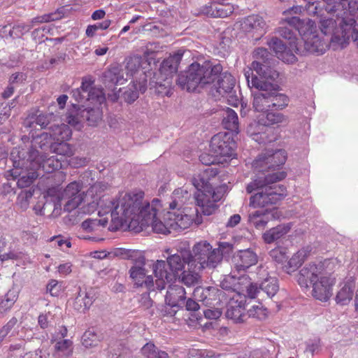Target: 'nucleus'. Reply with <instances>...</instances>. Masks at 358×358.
<instances>
[{
    "label": "nucleus",
    "instance_id": "nucleus-18",
    "mask_svg": "<svg viewBox=\"0 0 358 358\" xmlns=\"http://www.w3.org/2000/svg\"><path fill=\"white\" fill-rule=\"evenodd\" d=\"M101 81L106 88L115 92L116 85H123L127 81L124 70L118 64H111L102 73Z\"/></svg>",
    "mask_w": 358,
    "mask_h": 358
},
{
    "label": "nucleus",
    "instance_id": "nucleus-19",
    "mask_svg": "<svg viewBox=\"0 0 358 358\" xmlns=\"http://www.w3.org/2000/svg\"><path fill=\"white\" fill-rule=\"evenodd\" d=\"M147 77L148 75L143 73V78H141L139 81L134 82L132 85H129L124 91L120 88L117 92L114 93L113 101L122 96L127 103L131 104L134 103L138 98L139 93L143 94L148 89Z\"/></svg>",
    "mask_w": 358,
    "mask_h": 358
},
{
    "label": "nucleus",
    "instance_id": "nucleus-15",
    "mask_svg": "<svg viewBox=\"0 0 358 358\" xmlns=\"http://www.w3.org/2000/svg\"><path fill=\"white\" fill-rule=\"evenodd\" d=\"M144 193L131 194L132 201L135 203L136 210L128 217V222L139 221L142 226H149L157 217V207L150 206L149 202L143 201Z\"/></svg>",
    "mask_w": 358,
    "mask_h": 358
},
{
    "label": "nucleus",
    "instance_id": "nucleus-53",
    "mask_svg": "<svg viewBox=\"0 0 358 358\" xmlns=\"http://www.w3.org/2000/svg\"><path fill=\"white\" fill-rule=\"evenodd\" d=\"M225 315L227 319L232 320L236 323H241L243 321V311L239 306L228 307Z\"/></svg>",
    "mask_w": 358,
    "mask_h": 358
},
{
    "label": "nucleus",
    "instance_id": "nucleus-52",
    "mask_svg": "<svg viewBox=\"0 0 358 358\" xmlns=\"http://www.w3.org/2000/svg\"><path fill=\"white\" fill-rule=\"evenodd\" d=\"M201 13L213 17H224L227 15V12H224L222 6H217L216 4L205 6L201 8Z\"/></svg>",
    "mask_w": 358,
    "mask_h": 358
},
{
    "label": "nucleus",
    "instance_id": "nucleus-37",
    "mask_svg": "<svg viewBox=\"0 0 358 358\" xmlns=\"http://www.w3.org/2000/svg\"><path fill=\"white\" fill-rule=\"evenodd\" d=\"M141 352L148 358H169V355L166 351L158 348L151 342L145 344L141 348Z\"/></svg>",
    "mask_w": 358,
    "mask_h": 358
},
{
    "label": "nucleus",
    "instance_id": "nucleus-25",
    "mask_svg": "<svg viewBox=\"0 0 358 358\" xmlns=\"http://www.w3.org/2000/svg\"><path fill=\"white\" fill-rule=\"evenodd\" d=\"M182 54L177 52L163 60L158 73H155L161 78H170L173 80V76L177 73L179 64L182 59Z\"/></svg>",
    "mask_w": 358,
    "mask_h": 358
},
{
    "label": "nucleus",
    "instance_id": "nucleus-23",
    "mask_svg": "<svg viewBox=\"0 0 358 358\" xmlns=\"http://www.w3.org/2000/svg\"><path fill=\"white\" fill-rule=\"evenodd\" d=\"M235 268L238 271H245L250 266L255 265L258 261L256 252L252 249L238 250L234 256Z\"/></svg>",
    "mask_w": 358,
    "mask_h": 358
},
{
    "label": "nucleus",
    "instance_id": "nucleus-58",
    "mask_svg": "<svg viewBox=\"0 0 358 358\" xmlns=\"http://www.w3.org/2000/svg\"><path fill=\"white\" fill-rule=\"evenodd\" d=\"M127 259L133 262V266L145 265L144 252L141 250L130 249Z\"/></svg>",
    "mask_w": 358,
    "mask_h": 358
},
{
    "label": "nucleus",
    "instance_id": "nucleus-9",
    "mask_svg": "<svg viewBox=\"0 0 358 358\" xmlns=\"http://www.w3.org/2000/svg\"><path fill=\"white\" fill-rule=\"evenodd\" d=\"M185 257L194 270L214 269L220 264L218 252L207 241L196 242L192 250H186Z\"/></svg>",
    "mask_w": 358,
    "mask_h": 358
},
{
    "label": "nucleus",
    "instance_id": "nucleus-63",
    "mask_svg": "<svg viewBox=\"0 0 358 358\" xmlns=\"http://www.w3.org/2000/svg\"><path fill=\"white\" fill-rule=\"evenodd\" d=\"M250 317H256L259 320H264L266 317V309H263L258 306H252L248 310Z\"/></svg>",
    "mask_w": 358,
    "mask_h": 358
},
{
    "label": "nucleus",
    "instance_id": "nucleus-5",
    "mask_svg": "<svg viewBox=\"0 0 358 358\" xmlns=\"http://www.w3.org/2000/svg\"><path fill=\"white\" fill-rule=\"evenodd\" d=\"M217 173V169L208 168L203 173L192 178V185L197 190L194 194L195 203L205 215H210L217 210L216 202L221 200L227 189V185L215 189L210 183V178L215 177Z\"/></svg>",
    "mask_w": 358,
    "mask_h": 358
},
{
    "label": "nucleus",
    "instance_id": "nucleus-33",
    "mask_svg": "<svg viewBox=\"0 0 358 358\" xmlns=\"http://www.w3.org/2000/svg\"><path fill=\"white\" fill-rule=\"evenodd\" d=\"M243 26L245 31L248 32L262 31L265 26V22L262 17L252 15L245 18Z\"/></svg>",
    "mask_w": 358,
    "mask_h": 358
},
{
    "label": "nucleus",
    "instance_id": "nucleus-30",
    "mask_svg": "<svg viewBox=\"0 0 358 358\" xmlns=\"http://www.w3.org/2000/svg\"><path fill=\"white\" fill-rule=\"evenodd\" d=\"M95 300V295L92 290L83 291L80 289L74 299L73 307L78 312H85L88 310Z\"/></svg>",
    "mask_w": 358,
    "mask_h": 358
},
{
    "label": "nucleus",
    "instance_id": "nucleus-1",
    "mask_svg": "<svg viewBox=\"0 0 358 358\" xmlns=\"http://www.w3.org/2000/svg\"><path fill=\"white\" fill-rule=\"evenodd\" d=\"M287 152L283 149L267 150L258 155L252 166L256 172L246 186V192L251 194L250 205L264 207L278 204L287 195L285 185L277 184L287 176L285 171H276L286 160Z\"/></svg>",
    "mask_w": 358,
    "mask_h": 358
},
{
    "label": "nucleus",
    "instance_id": "nucleus-26",
    "mask_svg": "<svg viewBox=\"0 0 358 358\" xmlns=\"http://www.w3.org/2000/svg\"><path fill=\"white\" fill-rule=\"evenodd\" d=\"M235 84L236 80L230 73L222 71L218 78L212 85V88L215 87L216 93L223 96L225 94H233Z\"/></svg>",
    "mask_w": 358,
    "mask_h": 358
},
{
    "label": "nucleus",
    "instance_id": "nucleus-14",
    "mask_svg": "<svg viewBox=\"0 0 358 358\" xmlns=\"http://www.w3.org/2000/svg\"><path fill=\"white\" fill-rule=\"evenodd\" d=\"M236 143L231 131L219 132L214 135L210 142V152L227 162L236 155Z\"/></svg>",
    "mask_w": 358,
    "mask_h": 358
},
{
    "label": "nucleus",
    "instance_id": "nucleus-7",
    "mask_svg": "<svg viewBox=\"0 0 358 358\" xmlns=\"http://www.w3.org/2000/svg\"><path fill=\"white\" fill-rule=\"evenodd\" d=\"M136 205L131 199V193H126L117 200L106 198L101 199L99 202L101 210L100 216L110 213L111 220L115 227H110V230H117L128 223V217L136 210Z\"/></svg>",
    "mask_w": 358,
    "mask_h": 358
},
{
    "label": "nucleus",
    "instance_id": "nucleus-38",
    "mask_svg": "<svg viewBox=\"0 0 358 358\" xmlns=\"http://www.w3.org/2000/svg\"><path fill=\"white\" fill-rule=\"evenodd\" d=\"M189 271H183L177 279L187 287H192L196 285L200 278L198 272L201 270L189 269Z\"/></svg>",
    "mask_w": 358,
    "mask_h": 358
},
{
    "label": "nucleus",
    "instance_id": "nucleus-6",
    "mask_svg": "<svg viewBox=\"0 0 358 358\" xmlns=\"http://www.w3.org/2000/svg\"><path fill=\"white\" fill-rule=\"evenodd\" d=\"M324 263L308 264L296 275V281L301 287H313V296L320 301H327L332 295L335 278L323 275Z\"/></svg>",
    "mask_w": 358,
    "mask_h": 358
},
{
    "label": "nucleus",
    "instance_id": "nucleus-62",
    "mask_svg": "<svg viewBox=\"0 0 358 358\" xmlns=\"http://www.w3.org/2000/svg\"><path fill=\"white\" fill-rule=\"evenodd\" d=\"M150 225L152 226L153 231L156 233L163 234L171 233L170 230L166 227V225L157 217L152 222L150 223Z\"/></svg>",
    "mask_w": 358,
    "mask_h": 358
},
{
    "label": "nucleus",
    "instance_id": "nucleus-50",
    "mask_svg": "<svg viewBox=\"0 0 358 358\" xmlns=\"http://www.w3.org/2000/svg\"><path fill=\"white\" fill-rule=\"evenodd\" d=\"M108 358H131L129 351L119 344L109 348Z\"/></svg>",
    "mask_w": 358,
    "mask_h": 358
},
{
    "label": "nucleus",
    "instance_id": "nucleus-16",
    "mask_svg": "<svg viewBox=\"0 0 358 358\" xmlns=\"http://www.w3.org/2000/svg\"><path fill=\"white\" fill-rule=\"evenodd\" d=\"M279 290L278 280L275 277H267L261 282H250L247 287V294L251 299L258 297L262 293L268 298L274 296Z\"/></svg>",
    "mask_w": 358,
    "mask_h": 358
},
{
    "label": "nucleus",
    "instance_id": "nucleus-10",
    "mask_svg": "<svg viewBox=\"0 0 358 358\" xmlns=\"http://www.w3.org/2000/svg\"><path fill=\"white\" fill-rule=\"evenodd\" d=\"M82 185L76 181L69 183L61 193H57L55 188L49 189L47 191L46 203L49 201L54 203V208L57 209L58 206L61 207L62 202L64 201V210L71 212L79 208L84 202L86 195L81 192Z\"/></svg>",
    "mask_w": 358,
    "mask_h": 358
},
{
    "label": "nucleus",
    "instance_id": "nucleus-2",
    "mask_svg": "<svg viewBox=\"0 0 358 358\" xmlns=\"http://www.w3.org/2000/svg\"><path fill=\"white\" fill-rule=\"evenodd\" d=\"M222 71L223 67L219 62L211 60L201 63L194 62L178 75L176 82L182 90L200 93L204 89H212V85Z\"/></svg>",
    "mask_w": 358,
    "mask_h": 358
},
{
    "label": "nucleus",
    "instance_id": "nucleus-34",
    "mask_svg": "<svg viewBox=\"0 0 358 358\" xmlns=\"http://www.w3.org/2000/svg\"><path fill=\"white\" fill-rule=\"evenodd\" d=\"M188 196L189 193L186 189L182 188L175 189L171 196L172 201L169 203V209H180Z\"/></svg>",
    "mask_w": 358,
    "mask_h": 358
},
{
    "label": "nucleus",
    "instance_id": "nucleus-17",
    "mask_svg": "<svg viewBox=\"0 0 358 358\" xmlns=\"http://www.w3.org/2000/svg\"><path fill=\"white\" fill-rule=\"evenodd\" d=\"M270 204L261 209L250 213L248 215V223L250 227H253L258 230H263L266 227L268 222L278 217V211L275 208H268V206H273ZM250 206L251 205L250 204ZM253 208H255L253 206Z\"/></svg>",
    "mask_w": 358,
    "mask_h": 358
},
{
    "label": "nucleus",
    "instance_id": "nucleus-24",
    "mask_svg": "<svg viewBox=\"0 0 358 358\" xmlns=\"http://www.w3.org/2000/svg\"><path fill=\"white\" fill-rule=\"evenodd\" d=\"M172 79L170 78H161L154 74L152 78H150L149 83L147 84L150 94H155L159 96H170L172 94L171 86Z\"/></svg>",
    "mask_w": 358,
    "mask_h": 358
},
{
    "label": "nucleus",
    "instance_id": "nucleus-20",
    "mask_svg": "<svg viewBox=\"0 0 358 358\" xmlns=\"http://www.w3.org/2000/svg\"><path fill=\"white\" fill-rule=\"evenodd\" d=\"M13 173L15 179L17 178L16 185L18 188L24 189L35 187L34 182L38 178L39 173L34 165H27V167H16Z\"/></svg>",
    "mask_w": 358,
    "mask_h": 358
},
{
    "label": "nucleus",
    "instance_id": "nucleus-12",
    "mask_svg": "<svg viewBox=\"0 0 358 358\" xmlns=\"http://www.w3.org/2000/svg\"><path fill=\"white\" fill-rule=\"evenodd\" d=\"M253 57L255 60L251 66L259 76V79L275 80L278 78L279 73L273 66L275 59L266 48L262 47L256 48L253 52Z\"/></svg>",
    "mask_w": 358,
    "mask_h": 358
},
{
    "label": "nucleus",
    "instance_id": "nucleus-42",
    "mask_svg": "<svg viewBox=\"0 0 358 358\" xmlns=\"http://www.w3.org/2000/svg\"><path fill=\"white\" fill-rule=\"evenodd\" d=\"M100 336L94 330L86 331L82 336V344L87 348L96 346L100 341Z\"/></svg>",
    "mask_w": 358,
    "mask_h": 358
},
{
    "label": "nucleus",
    "instance_id": "nucleus-36",
    "mask_svg": "<svg viewBox=\"0 0 358 358\" xmlns=\"http://www.w3.org/2000/svg\"><path fill=\"white\" fill-rule=\"evenodd\" d=\"M296 31L300 34L303 41H304L306 38L317 33L316 24L311 20L307 21L303 20Z\"/></svg>",
    "mask_w": 358,
    "mask_h": 358
},
{
    "label": "nucleus",
    "instance_id": "nucleus-28",
    "mask_svg": "<svg viewBox=\"0 0 358 358\" xmlns=\"http://www.w3.org/2000/svg\"><path fill=\"white\" fill-rule=\"evenodd\" d=\"M292 228L291 223H284L278 224L275 227L266 231L262 234V239L267 244L273 243L281 238H283L287 233L289 232Z\"/></svg>",
    "mask_w": 358,
    "mask_h": 358
},
{
    "label": "nucleus",
    "instance_id": "nucleus-21",
    "mask_svg": "<svg viewBox=\"0 0 358 358\" xmlns=\"http://www.w3.org/2000/svg\"><path fill=\"white\" fill-rule=\"evenodd\" d=\"M327 47V43L322 40L317 33L312 35L303 41V49L295 45V52L296 54L301 55H306V54L322 55L325 52Z\"/></svg>",
    "mask_w": 358,
    "mask_h": 358
},
{
    "label": "nucleus",
    "instance_id": "nucleus-40",
    "mask_svg": "<svg viewBox=\"0 0 358 358\" xmlns=\"http://www.w3.org/2000/svg\"><path fill=\"white\" fill-rule=\"evenodd\" d=\"M266 44L278 58L281 53L284 52V50H286V48H287V45L281 39L276 36H273L268 39Z\"/></svg>",
    "mask_w": 358,
    "mask_h": 358
},
{
    "label": "nucleus",
    "instance_id": "nucleus-55",
    "mask_svg": "<svg viewBox=\"0 0 358 358\" xmlns=\"http://www.w3.org/2000/svg\"><path fill=\"white\" fill-rule=\"evenodd\" d=\"M55 117L52 113H41L36 116L35 122L36 124L41 126V129H49L51 125L55 124H51Z\"/></svg>",
    "mask_w": 358,
    "mask_h": 358
},
{
    "label": "nucleus",
    "instance_id": "nucleus-22",
    "mask_svg": "<svg viewBox=\"0 0 358 358\" xmlns=\"http://www.w3.org/2000/svg\"><path fill=\"white\" fill-rule=\"evenodd\" d=\"M129 277L137 287H145L148 291L154 290V281L152 275H148L145 266H132L129 271Z\"/></svg>",
    "mask_w": 358,
    "mask_h": 358
},
{
    "label": "nucleus",
    "instance_id": "nucleus-47",
    "mask_svg": "<svg viewBox=\"0 0 358 358\" xmlns=\"http://www.w3.org/2000/svg\"><path fill=\"white\" fill-rule=\"evenodd\" d=\"M220 287L231 292H238L239 283L238 279L231 275H227L220 282Z\"/></svg>",
    "mask_w": 358,
    "mask_h": 358
},
{
    "label": "nucleus",
    "instance_id": "nucleus-32",
    "mask_svg": "<svg viewBox=\"0 0 358 358\" xmlns=\"http://www.w3.org/2000/svg\"><path fill=\"white\" fill-rule=\"evenodd\" d=\"M306 253L304 251H298L292 258L282 266V270L288 274L296 271L304 262Z\"/></svg>",
    "mask_w": 358,
    "mask_h": 358
},
{
    "label": "nucleus",
    "instance_id": "nucleus-54",
    "mask_svg": "<svg viewBox=\"0 0 358 358\" xmlns=\"http://www.w3.org/2000/svg\"><path fill=\"white\" fill-rule=\"evenodd\" d=\"M322 8V15L324 13H335L341 8L340 0H322L320 1Z\"/></svg>",
    "mask_w": 358,
    "mask_h": 358
},
{
    "label": "nucleus",
    "instance_id": "nucleus-39",
    "mask_svg": "<svg viewBox=\"0 0 358 358\" xmlns=\"http://www.w3.org/2000/svg\"><path fill=\"white\" fill-rule=\"evenodd\" d=\"M36 189V187H32L21 190L17 198V203L21 209L25 210L28 208L29 200L32 198Z\"/></svg>",
    "mask_w": 358,
    "mask_h": 358
},
{
    "label": "nucleus",
    "instance_id": "nucleus-45",
    "mask_svg": "<svg viewBox=\"0 0 358 358\" xmlns=\"http://www.w3.org/2000/svg\"><path fill=\"white\" fill-rule=\"evenodd\" d=\"M16 299L17 296L14 292H8L6 294L5 298L1 299L0 302V317H3L7 311L10 310Z\"/></svg>",
    "mask_w": 358,
    "mask_h": 358
},
{
    "label": "nucleus",
    "instance_id": "nucleus-43",
    "mask_svg": "<svg viewBox=\"0 0 358 358\" xmlns=\"http://www.w3.org/2000/svg\"><path fill=\"white\" fill-rule=\"evenodd\" d=\"M184 307L185 308L186 310L192 313V316L196 317V320L198 323L201 322L202 316L200 314V313L199 312V309H200V305L196 301V300H195L194 298V299L192 298H188L187 299H186L185 301V306Z\"/></svg>",
    "mask_w": 358,
    "mask_h": 358
},
{
    "label": "nucleus",
    "instance_id": "nucleus-49",
    "mask_svg": "<svg viewBox=\"0 0 358 358\" xmlns=\"http://www.w3.org/2000/svg\"><path fill=\"white\" fill-rule=\"evenodd\" d=\"M278 32L280 36L289 41L291 48H295V45L299 46V43H296L297 39L294 29L288 27H280Z\"/></svg>",
    "mask_w": 358,
    "mask_h": 358
},
{
    "label": "nucleus",
    "instance_id": "nucleus-13",
    "mask_svg": "<svg viewBox=\"0 0 358 358\" xmlns=\"http://www.w3.org/2000/svg\"><path fill=\"white\" fill-rule=\"evenodd\" d=\"M186 292L185 288L179 285H169L164 299V304L157 308L162 317H174L176 313L185 306Z\"/></svg>",
    "mask_w": 358,
    "mask_h": 358
},
{
    "label": "nucleus",
    "instance_id": "nucleus-60",
    "mask_svg": "<svg viewBox=\"0 0 358 358\" xmlns=\"http://www.w3.org/2000/svg\"><path fill=\"white\" fill-rule=\"evenodd\" d=\"M218 247L215 248V250L218 252L220 256V263L222 262L224 257L229 256L233 252L234 245L227 242H218Z\"/></svg>",
    "mask_w": 358,
    "mask_h": 358
},
{
    "label": "nucleus",
    "instance_id": "nucleus-4",
    "mask_svg": "<svg viewBox=\"0 0 358 358\" xmlns=\"http://www.w3.org/2000/svg\"><path fill=\"white\" fill-rule=\"evenodd\" d=\"M252 86L257 90L252 92V105L255 111L280 110L288 106L289 97L280 92V89L277 80H262L257 76H253Z\"/></svg>",
    "mask_w": 358,
    "mask_h": 358
},
{
    "label": "nucleus",
    "instance_id": "nucleus-59",
    "mask_svg": "<svg viewBox=\"0 0 358 358\" xmlns=\"http://www.w3.org/2000/svg\"><path fill=\"white\" fill-rule=\"evenodd\" d=\"M199 161L204 165L210 166L215 164H223V160L221 157L216 156V154L212 153H203L199 156Z\"/></svg>",
    "mask_w": 358,
    "mask_h": 358
},
{
    "label": "nucleus",
    "instance_id": "nucleus-61",
    "mask_svg": "<svg viewBox=\"0 0 358 358\" xmlns=\"http://www.w3.org/2000/svg\"><path fill=\"white\" fill-rule=\"evenodd\" d=\"M27 78V75L23 72H17L13 73L8 80V83L16 87L24 84Z\"/></svg>",
    "mask_w": 358,
    "mask_h": 358
},
{
    "label": "nucleus",
    "instance_id": "nucleus-11",
    "mask_svg": "<svg viewBox=\"0 0 358 358\" xmlns=\"http://www.w3.org/2000/svg\"><path fill=\"white\" fill-rule=\"evenodd\" d=\"M186 250L180 253L169 255L166 261L157 260L153 265L155 275L164 277L167 282L176 280L179 275L184 271L187 264L189 269L191 268L190 261L185 257Z\"/></svg>",
    "mask_w": 358,
    "mask_h": 358
},
{
    "label": "nucleus",
    "instance_id": "nucleus-29",
    "mask_svg": "<svg viewBox=\"0 0 358 358\" xmlns=\"http://www.w3.org/2000/svg\"><path fill=\"white\" fill-rule=\"evenodd\" d=\"M72 105L74 108H77V110L80 113L81 117L84 120H86L89 122L90 125H94L101 120V111L99 106H90L89 105L76 106V103H73Z\"/></svg>",
    "mask_w": 358,
    "mask_h": 358
},
{
    "label": "nucleus",
    "instance_id": "nucleus-31",
    "mask_svg": "<svg viewBox=\"0 0 358 358\" xmlns=\"http://www.w3.org/2000/svg\"><path fill=\"white\" fill-rule=\"evenodd\" d=\"M355 288V284L353 280L346 281L336 295V303L340 306L348 305L352 299Z\"/></svg>",
    "mask_w": 358,
    "mask_h": 358
},
{
    "label": "nucleus",
    "instance_id": "nucleus-64",
    "mask_svg": "<svg viewBox=\"0 0 358 358\" xmlns=\"http://www.w3.org/2000/svg\"><path fill=\"white\" fill-rule=\"evenodd\" d=\"M130 249L122 248H114L108 252V257H119L122 259H127Z\"/></svg>",
    "mask_w": 358,
    "mask_h": 358
},
{
    "label": "nucleus",
    "instance_id": "nucleus-51",
    "mask_svg": "<svg viewBox=\"0 0 358 358\" xmlns=\"http://www.w3.org/2000/svg\"><path fill=\"white\" fill-rule=\"evenodd\" d=\"M62 13L58 9L55 13L45 14L41 16L34 17L31 21L34 25L38 23L55 21L62 17Z\"/></svg>",
    "mask_w": 358,
    "mask_h": 358
},
{
    "label": "nucleus",
    "instance_id": "nucleus-8",
    "mask_svg": "<svg viewBox=\"0 0 358 358\" xmlns=\"http://www.w3.org/2000/svg\"><path fill=\"white\" fill-rule=\"evenodd\" d=\"M272 111L262 112V114L259 116L258 121L250 124L247 128V132L259 144H266L275 141L276 136L271 126L285 120V116L282 113Z\"/></svg>",
    "mask_w": 358,
    "mask_h": 358
},
{
    "label": "nucleus",
    "instance_id": "nucleus-44",
    "mask_svg": "<svg viewBox=\"0 0 358 358\" xmlns=\"http://www.w3.org/2000/svg\"><path fill=\"white\" fill-rule=\"evenodd\" d=\"M88 101L93 106H100L106 101L103 89L94 87L89 94Z\"/></svg>",
    "mask_w": 358,
    "mask_h": 358
},
{
    "label": "nucleus",
    "instance_id": "nucleus-46",
    "mask_svg": "<svg viewBox=\"0 0 358 358\" xmlns=\"http://www.w3.org/2000/svg\"><path fill=\"white\" fill-rule=\"evenodd\" d=\"M269 255L274 262L280 264L282 266L285 264L288 259V256L287 255V248H285L273 249L270 251Z\"/></svg>",
    "mask_w": 358,
    "mask_h": 358
},
{
    "label": "nucleus",
    "instance_id": "nucleus-57",
    "mask_svg": "<svg viewBox=\"0 0 358 358\" xmlns=\"http://www.w3.org/2000/svg\"><path fill=\"white\" fill-rule=\"evenodd\" d=\"M222 291L214 287H206V296L205 299V306H210L213 305L214 301L219 299V296Z\"/></svg>",
    "mask_w": 358,
    "mask_h": 358
},
{
    "label": "nucleus",
    "instance_id": "nucleus-41",
    "mask_svg": "<svg viewBox=\"0 0 358 358\" xmlns=\"http://www.w3.org/2000/svg\"><path fill=\"white\" fill-rule=\"evenodd\" d=\"M50 152L56 153L62 156H70L73 154L71 145L64 141L55 140L52 148Z\"/></svg>",
    "mask_w": 358,
    "mask_h": 358
},
{
    "label": "nucleus",
    "instance_id": "nucleus-48",
    "mask_svg": "<svg viewBox=\"0 0 358 358\" xmlns=\"http://www.w3.org/2000/svg\"><path fill=\"white\" fill-rule=\"evenodd\" d=\"M71 345L72 341L69 339L58 341L55 346L58 356H64L66 357L70 356L72 353Z\"/></svg>",
    "mask_w": 358,
    "mask_h": 358
},
{
    "label": "nucleus",
    "instance_id": "nucleus-3",
    "mask_svg": "<svg viewBox=\"0 0 358 358\" xmlns=\"http://www.w3.org/2000/svg\"><path fill=\"white\" fill-rule=\"evenodd\" d=\"M49 129L54 133L42 132L36 136L32 135L31 146L29 150L20 148H14L12 150L10 159L13 166H24L27 163H30V161L36 159L41 154L45 155L47 152H51L57 134L64 138H68L71 134L65 124L51 125Z\"/></svg>",
    "mask_w": 358,
    "mask_h": 358
},
{
    "label": "nucleus",
    "instance_id": "nucleus-56",
    "mask_svg": "<svg viewBox=\"0 0 358 358\" xmlns=\"http://www.w3.org/2000/svg\"><path fill=\"white\" fill-rule=\"evenodd\" d=\"M111 24L110 20H106L101 22H98L94 24H90L87 27L85 34L87 37H93L95 35L96 31L101 29H107Z\"/></svg>",
    "mask_w": 358,
    "mask_h": 358
},
{
    "label": "nucleus",
    "instance_id": "nucleus-35",
    "mask_svg": "<svg viewBox=\"0 0 358 358\" xmlns=\"http://www.w3.org/2000/svg\"><path fill=\"white\" fill-rule=\"evenodd\" d=\"M222 124L227 130L236 131L238 128V117L237 113L231 108H227L223 117Z\"/></svg>",
    "mask_w": 358,
    "mask_h": 358
},
{
    "label": "nucleus",
    "instance_id": "nucleus-27",
    "mask_svg": "<svg viewBox=\"0 0 358 358\" xmlns=\"http://www.w3.org/2000/svg\"><path fill=\"white\" fill-rule=\"evenodd\" d=\"M27 165H34L37 171L41 169L45 173H52L62 166L59 159L54 156L47 158L45 154H41L36 159L30 161V163H27L24 167H27Z\"/></svg>",
    "mask_w": 358,
    "mask_h": 358
}]
</instances>
